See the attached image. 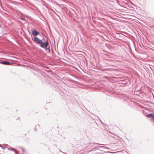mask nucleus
Here are the masks:
<instances>
[{
	"label": "nucleus",
	"instance_id": "f257e3e1",
	"mask_svg": "<svg viewBox=\"0 0 154 154\" xmlns=\"http://www.w3.org/2000/svg\"><path fill=\"white\" fill-rule=\"evenodd\" d=\"M33 40L36 43L40 44V46L42 48H47L48 44V41L45 42H44L42 40H40L39 38L36 37H35L34 38Z\"/></svg>",
	"mask_w": 154,
	"mask_h": 154
},
{
	"label": "nucleus",
	"instance_id": "f03ea898",
	"mask_svg": "<svg viewBox=\"0 0 154 154\" xmlns=\"http://www.w3.org/2000/svg\"><path fill=\"white\" fill-rule=\"evenodd\" d=\"M32 34L34 36H36L39 34V32L36 30L34 29L32 30Z\"/></svg>",
	"mask_w": 154,
	"mask_h": 154
},
{
	"label": "nucleus",
	"instance_id": "7ed1b4c3",
	"mask_svg": "<svg viewBox=\"0 0 154 154\" xmlns=\"http://www.w3.org/2000/svg\"><path fill=\"white\" fill-rule=\"evenodd\" d=\"M2 63L5 64V65H11V63L9 62H3Z\"/></svg>",
	"mask_w": 154,
	"mask_h": 154
},
{
	"label": "nucleus",
	"instance_id": "20e7f679",
	"mask_svg": "<svg viewBox=\"0 0 154 154\" xmlns=\"http://www.w3.org/2000/svg\"><path fill=\"white\" fill-rule=\"evenodd\" d=\"M146 116L148 117H154V115L152 113L147 114Z\"/></svg>",
	"mask_w": 154,
	"mask_h": 154
}]
</instances>
